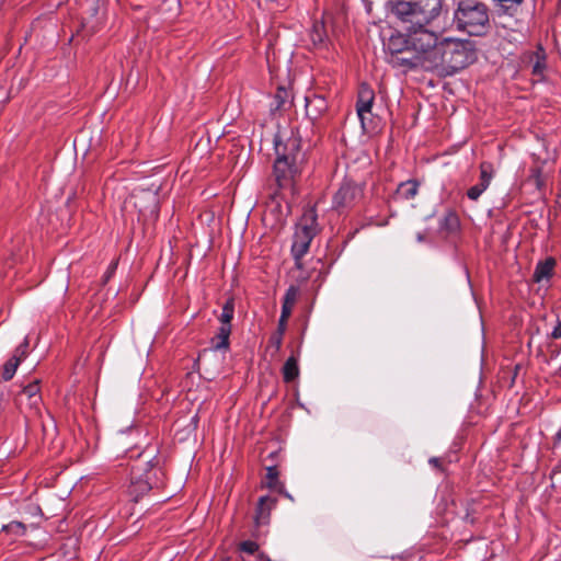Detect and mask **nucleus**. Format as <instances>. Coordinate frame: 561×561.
<instances>
[{
  "instance_id": "obj_1",
  "label": "nucleus",
  "mask_w": 561,
  "mask_h": 561,
  "mask_svg": "<svg viewBox=\"0 0 561 561\" xmlns=\"http://www.w3.org/2000/svg\"><path fill=\"white\" fill-rule=\"evenodd\" d=\"M473 59L474 51L470 47V43L445 38L435 48L428 70H439L442 73L450 76L469 66Z\"/></svg>"
},
{
  "instance_id": "obj_2",
  "label": "nucleus",
  "mask_w": 561,
  "mask_h": 561,
  "mask_svg": "<svg viewBox=\"0 0 561 561\" xmlns=\"http://www.w3.org/2000/svg\"><path fill=\"white\" fill-rule=\"evenodd\" d=\"M443 10V0H396L392 13L402 25L428 26Z\"/></svg>"
},
{
  "instance_id": "obj_3",
  "label": "nucleus",
  "mask_w": 561,
  "mask_h": 561,
  "mask_svg": "<svg viewBox=\"0 0 561 561\" xmlns=\"http://www.w3.org/2000/svg\"><path fill=\"white\" fill-rule=\"evenodd\" d=\"M457 28L471 36H483L491 28L489 8L483 2L462 0L454 13Z\"/></svg>"
},
{
  "instance_id": "obj_4",
  "label": "nucleus",
  "mask_w": 561,
  "mask_h": 561,
  "mask_svg": "<svg viewBox=\"0 0 561 561\" xmlns=\"http://www.w3.org/2000/svg\"><path fill=\"white\" fill-rule=\"evenodd\" d=\"M403 27L409 32L410 45H412L413 49L416 50L419 55L399 60L401 62H405L408 65V69H415L420 67L428 70L432 55H434V50L439 44L437 34L428 31L426 26L409 27V25H403Z\"/></svg>"
},
{
  "instance_id": "obj_5",
  "label": "nucleus",
  "mask_w": 561,
  "mask_h": 561,
  "mask_svg": "<svg viewBox=\"0 0 561 561\" xmlns=\"http://www.w3.org/2000/svg\"><path fill=\"white\" fill-rule=\"evenodd\" d=\"M317 218L316 209L308 208L304 211L296 225L294 241L291 244V254L297 268L302 267L301 259L309 251L312 239L319 232Z\"/></svg>"
},
{
  "instance_id": "obj_6",
  "label": "nucleus",
  "mask_w": 561,
  "mask_h": 561,
  "mask_svg": "<svg viewBox=\"0 0 561 561\" xmlns=\"http://www.w3.org/2000/svg\"><path fill=\"white\" fill-rule=\"evenodd\" d=\"M162 471L151 460L142 466H134L130 473L129 494L137 501L151 489L161 485Z\"/></svg>"
},
{
  "instance_id": "obj_7",
  "label": "nucleus",
  "mask_w": 561,
  "mask_h": 561,
  "mask_svg": "<svg viewBox=\"0 0 561 561\" xmlns=\"http://www.w3.org/2000/svg\"><path fill=\"white\" fill-rule=\"evenodd\" d=\"M410 45V35L408 34H392L388 42L385 44L386 50L389 54L388 61L393 67L408 69L405 62H401L399 59H403L402 53H407V47Z\"/></svg>"
},
{
  "instance_id": "obj_8",
  "label": "nucleus",
  "mask_w": 561,
  "mask_h": 561,
  "mask_svg": "<svg viewBox=\"0 0 561 561\" xmlns=\"http://www.w3.org/2000/svg\"><path fill=\"white\" fill-rule=\"evenodd\" d=\"M299 171L297 161L287 159L285 156H277L274 162V174L279 187L290 186Z\"/></svg>"
},
{
  "instance_id": "obj_9",
  "label": "nucleus",
  "mask_w": 561,
  "mask_h": 561,
  "mask_svg": "<svg viewBox=\"0 0 561 561\" xmlns=\"http://www.w3.org/2000/svg\"><path fill=\"white\" fill-rule=\"evenodd\" d=\"M362 197V188L351 181H345L333 196L334 209L350 208Z\"/></svg>"
},
{
  "instance_id": "obj_10",
  "label": "nucleus",
  "mask_w": 561,
  "mask_h": 561,
  "mask_svg": "<svg viewBox=\"0 0 561 561\" xmlns=\"http://www.w3.org/2000/svg\"><path fill=\"white\" fill-rule=\"evenodd\" d=\"M375 101V92L374 90L367 84L362 83L358 88L357 93V102H356V112L358 115V118L360 119V124L364 130H368L366 121L367 115L371 114V107Z\"/></svg>"
},
{
  "instance_id": "obj_11",
  "label": "nucleus",
  "mask_w": 561,
  "mask_h": 561,
  "mask_svg": "<svg viewBox=\"0 0 561 561\" xmlns=\"http://www.w3.org/2000/svg\"><path fill=\"white\" fill-rule=\"evenodd\" d=\"M306 115L316 122L328 111V102L323 95L312 93L305 98Z\"/></svg>"
},
{
  "instance_id": "obj_12",
  "label": "nucleus",
  "mask_w": 561,
  "mask_h": 561,
  "mask_svg": "<svg viewBox=\"0 0 561 561\" xmlns=\"http://www.w3.org/2000/svg\"><path fill=\"white\" fill-rule=\"evenodd\" d=\"M275 151L277 156H285L287 159L298 162L300 156V138L293 134L285 142L275 141Z\"/></svg>"
},
{
  "instance_id": "obj_13",
  "label": "nucleus",
  "mask_w": 561,
  "mask_h": 561,
  "mask_svg": "<svg viewBox=\"0 0 561 561\" xmlns=\"http://www.w3.org/2000/svg\"><path fill=\"white\" fill-rule=\"evenodd\" d=\"M24 399L31 410L38 412L39 404L42 402L39 380L36 379L23 388L19 394V400L20 402H23Z\"/></svg>"
},
{
  "instance_id": "obj_14",
  "label": "nucleus",
  "mask_w": 561,
  "mask_h": 561,
  "mask_svg": "<svg viewBox=\"0 0 561 561\" xmlns=\"http://www.w3.org/2000/svg\"><path fill=\"white\" fill-rule=\"evenodd\" d=\"M276 505V500L271 496H261L256 508H255V516H254V523L257 527L267 525L270 523V516L272 510Z\"/></svg>"
},
{
  "instance_id": "obj_15",
  "label": "nucleus",
  "mask_w": 561,
  "mask_h": 561,
  "mask_svg": "<svg viewBox=\"0 0 561 561\" xmlns=\"http://www.w3.org/2000/svg\"><path fill=\"white\" fill-rule=\"evenodd\" d=\"M556 266V260L553 257H547L545 261H540L537 263L533 279L536 283H540L543 279H549L552 274Z\"/></svg>"
},
{
  "instance_id": "obj_16",
  "label": "nucleus",
  "mask_w": 561,
  "mask_h": 561,
  "mask_svg": "<svg viewBox=\"0 0 561 561\" xmlns=\"http://www.w3.org/2000/svg\"><path fill=\"white\" fill-rule=\"evenodd\" d=\"M231 334V327L227 324H220L218 332L211 339V347L215 351L228 350L229 348V336Z\"/></svg>"
},
{
  "instance_id": "obj_17",
  "label": "nucleus",
  "mask_w": 561,
  "mask_h": 561,
  "mask_svg": "<svg viewBox=\"0 0 561 561\" xmlns=\"http://www.w3.org/2000/svg\"><path fill=\"white\" fill-rule=\"evenodd\" d=\"M327 31L322 21H316L310 30V39L314 47H323L327 41Z\"/></svg>"
},
{
  "instance_id": "obj_18",
  "label": "nucleus",
  "mask_w": 561,
  "mask_h": 561,
  "mask_svg": "<svg viewBox=\"0 0 561 561\" xmlns=\"http://www.w3.org/2000/svg\"><path fill=\"white\" fill-rule=\"evenodd\" d=\"M283 378L285 382H291L299 376L298 360L290 356L283 366Z\"/></svg>"
},
{
  "instance_id": "obj_19",
  "label": "nucleus",
  "mask_w": 561,
  "mask_h": 561,
  "mask_svg": "<svg viewBox=\"0 0 561 561\" xmlns=\"http://www.w3.org/2000/svg\"><path fill=\"white\" fill-rule=\"evenodd\" d=\"M419 192V183L414 180H408L405 182L400 183L397 193L403 199H412L416 196Z\"/></svg>"
},
{
  "instance_id": "obj_20",
  "label": "nucleus",
  "mask_w": 561,
  "mask_h": 561,
  "mask_svg": "<svg viewBox=\"0 0 561 561\" xmlns=\"http://www.w3.org/2000/svg\"><path fill=\"white\" fill-rule=\"evenodd\" d=\"M291 93L284 87H279L271 104L272 110H282L287 103H290Z\"/></svg>"
},
{
  "instance_id": "obj_21",
  "label": "nucleus",
  "mask_w": 561,
  "mask_h": 561,
  "mask_svg": "<svg viewBox=\"0 0 561 561\" xmlns=\"http://www.w3.org/2000/svg\"><path fill=\"white\" fill-rule=\"evenodd\" d=\"M459 228V218L455 211H448L440 220V229L455 232Z\"/></svg>"
},
{
  "instance_id": "obj_22",
  "label": "nucleus",
  "mask_w": 561,
  "mask_h": 561,
  "mask_svg": "<svg viewBox=\"0 0 561 561\" xmlns=\"http://www.w3.org/2000/svg\"><path fill=\"white\" fill-rule=\"evenodd\" d=\"M234 314V300L233 298H229L222 306L221 314L219 317V321L221 324H227L231 327V320Z\"/></svg>"
},
{
  "instance_id": "obj_23",
  "label": "nucleus",
  "mask_w": 561,
  "mask_h": 561,
  "mask_svg": "<svg viewBox=\"0 0 561 561\" xmlns=\"http://www.w3.org/2000/svg\"><path fill=\"white\" fill-rule=\"evenodd\" d=\"M494 175V168L491 162L483 161L480 164V184H483L485 187L490 186V183Z\"/></svg>"
},
{
  "instance_id": "obj_24",
  "label": "nucleus",
  "mask_w": 561,
  "mask_h": 561,
  "mask_svg": "<svg viewBox=\"0 0 561 561\" xmlns=\"http://www.w3.org/2000/svg\"><path fill=\"white\" fill-rule=\"evenodd\" d=\"M500 10L508 15H514L524 0H493Z\"/></svg>"
},
{
  "instance_id": "obj_25",
  "label": "nucleus",
  "mask_w": 561,
  "mask_h": 561,
  "mask_svg": "<svg viewBox=\"0 0 561 561\" xmlns=\"http://www.w3.org/2000/svg\"><path fill=\"white\" fill-rule=\"evenodd\" d=\"M22 360H20L18 357H14L12 355L11 358L4 363L3 369H2V378L5 381H9L13 378Z\"/></svg>"
},
{
  "instance_id": "obj_26",
  "label": "nucleus",
  "mask_w": 561,
  "mask_h": 561,
  "mask_svg": "<svg viewBox=\"0 0 561 561\" xmlns=\"http://www.w3.org/2000/svg\"><path fill=\"white\" fill-rule=\"evenodd\" d=\"M298 296H299V288L295 285H291L288 287V289L286 290V293L284 295L283 304L294 308L298 300Z\"/></svg>"
},
{
  "instance_id": "obj_27",
  "label": "nucleus",
  "mask_w": 561,
  "mask_h": 561,
  "mask_svg": "<svg viewBox=\"0 0 561 561\" xmlns=\"http://www.w3.org/2000/svg\"><path fill=\"white\" fill-rule=\"evenodd\" d=\"M282 344L283 335L274 332L268 339L267 351H273L272 355L274 356L280 351Z\"/></svg>"
},
{
  "instance_id": "obj_28",
  "label": "nucleus",
  "mask_w": 561,
  "mask_h": 561,
  "mask_svg": "<svg viewBox=\"0 0 561 561\" xmlns=\"http://www.w3.org/2000/svg\"><path fill=\"white\" fill-rule=\"evenodd\" d=\"M3 530L9 534L20 537L25 534L26 527L23 523L14 520V522H11L8 525L3 526Z\"/></svg>"
},
{
  "instance_id": "obj_29",
  "label": "nucleus",
  "mask_w": 561,
  "mask_h": 561,
  "mask_svg": "<svg viewBox=\"0 0 561 561\" xmlns=\"http://www.w3.org/2000/svg\"><path fill=\"white\" fill-rule=\"evenodd\" d=\"M259 543L255 542V541H252V540H244V541H241L238 546V549L240 552H243V553H247V554H250V556H253L255 553H260L259 552Z\"/></svg>"
},
{
  "instance_id": "obj_30",
  "label": "nucleus",
  "mask_w": 561,
  "mask_h": 561,
  "mask_svg": "<svg viewBox=\"0 0 561 561\" xmlns=\"http://www.w3.org/2000/svg\"><path fill=\"white\" fill-rule=\"evenodd\" d=\"M266 485L271 489L278 486V470L276 467H268L266 469Z\"/></svg>"
},
{
  "instance_id": "obj_31",
  "label": "nucleus",
  "mask_w": 561,
  "mask_h": 561,
  "mask_svg": "<svg viewBox=\"0 0 561 561\" xmlns=\"http://www.w3.org/2000/svg\"><path fill=\"white\" fill-rule=\"evenodd\" d=\"M486 188L483 184L478 183L467 191V196L471 201H478Z\"/></svg>"
},
{
  "instance_id": "obj_32",
  "label": "nucleus",
  "mask_w": 561,
  "mask_h": 561,
  "mask_svg": "<svg viewBox=\"0 0 561 561\" xmlns=\"http://www.w3.org/2000/svg\"><path fill=\"white\" fill-rule=\"evenodd\" d=\"M28 343V337L25 336L23 342L14 350L13 356L23 360L27 355Z\"/></svg>"
},
{
  "instance_id": "obj_33",
  "label": "nucleus",
  "mask_w": 561,
  "mask_h": 561,
  "mask_svg": "<svg viewBox=\"0 0 561 561\" xmlns=\"http://www.w3.org/2000/svg\"><path fill=\"white\" fill-rule=\"evenodd\" d=\"M293 307L290 306H286V305H282V313H280V317L279 319H283V320H288V318L290 317L291 312H293Z\"/></svg>"
},
{
  "instance_id": "obj_34",
  "label": "nucleus",
  "mask_w": 561,
  "mask_h": 561,
  "mask_svg": "<svg viewBox=\"0 0 561 561\" xmlns=\"http://www.w3.org/2000/svg\"><path fill=\"white\" fill-rule=\"evenodd\" d=\"M116 266H117L116 262L111 263L106 273L104 274V283H106L113 276V274L115 273Z\"/></svg>"
},
{
  "instance_id": "obj_35",
  "label": "nucleus",
  "mask_w": 561,
  "mask_h": 561,
  "mask_svg": "<svg viewBox=\"0 0 561 561\" xmlns=\"http://www.w3.org/2000/svg\"><path fill=\"white\" fill-rule=\"evenodd\" d=\"M286 328H287V320L279 319L277 330L275 331V333H279L280 335L284 336Z\"/></svg>"
},
{
  "instance_id": "obj_36",
  "label": "nucleus",
  "mask_w": 561,
  "mask_h": 561,
  "mask_svg": "<svg viewBox=\"0 0 561 561\" xmlns=\"http://www.w3.org/2000/svg\"><path fill=\"white\" fill-rule=\"evenodd\" d=\"M551 336L553 339H561V321H559L557 323V325L554 327L552 333H551Z\"/></svg>"
},
{
  "instance_id": "obj_37",
  "label": "nucleus",
  "mask_w": 561,
  "mask_h": 561,
  "mask_svg": "<svg viewBox=\"0 0 561 561\" xmlns=\"http://www.w3.org/2000/svg\"><path fill=\"white\" fill-rule=\"evenodd\" d=\"M415 55H419L416 50L413 49L412 45H409L407 47V53H402L403 57H414Z\"/></svg>"
},
{
  "instance_id": "obj_38",
  "label": "nucleus",
  "mask_w": 561,
  "mask_h": 561,
  "mask_svg": "<svg viewBox=\"0 0 561 561\" xmlns=\"http://www.w3.org/2000/svg\"><path fill=\"white\" fill-rule=\"evenodd\" d=\"M542 69H543V65L538 60L536 61V64L533 66V73L535 75H539L542 72Z\"/></svg>"
},
{
  "instance_id": "obj_39",
  "label": "nucleus",
  "mask_w": 561,
  "mask_h": 561,
  "mask_svg": "<svg viewBox=\"0 0 561 561\" xmlns=\"http://www.w3.org/2000/svg\"><path fill=\"white\" fill-rule=\"evenodd\" d=\"M430 463L436 467L437 469H442L439 458H431Z\"/></svg>"
},
{
  "instance_id": "obj_40",
  "label": "nucleus",
  "mask_w": 561,
  "mask_h": 561,
  "mask_svg": "<svg viewBox=\"0 0 561 561\" xmlns=\"http://www.w3.org/2000/svg\"><path fill=\"white\" fill-rule=\"evenodd\" d=\"M561 443V428L557 432L556 436H554V444H560Z\"/></svg>"
},
{
  "instance_id": "obj_41",
  "label": "nucleus",
  "mask_w": 561,
  "mask_h": 561,
  "mask_svg": "<svg viewBox=\"0 0 561 561\" xmlns=\"http://www.w3.org/2000/svg\"><path fill=\"white\" fill-rule=\"evenodd\" d=\"M536 173H537V174H536V178H535V182H536L537 186H539V185H540V180H539V170H536Z\"/></svg>"
}]
</instances>
